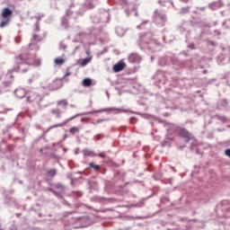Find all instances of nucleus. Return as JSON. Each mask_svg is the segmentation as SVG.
<instances>
[{
	"label": "nucleus",
	"mask_w": 230,
	"mask_h": 230,
	"mask_svg": "<svg viewBox=\"0 0 230 230\" xmlns=\"http://www.w3.org/2000/svg\"><path fill=\"white\" fill-rule=\"evenodd\" d=\"M182 3H189L190 0H181Z\"/></svg>",
	"instance_id": "obj_21"
},
{
	"label": "nucleus",
	"mask_w": 230,
	"mask_h": 230,
	"mask_svg": "<svg viewBox=\"0 0 230 230\" xmlns=\"http://www.w3.org/2000/svg\"><path fill=\"white\" fill-rule=\"evenodd\" d=\"M58 105L59 107H63L64 109H66V107H67V105H69V103L67 102V100L64 99V100L58 102Z\"/></svg>",
	"instance_id": "obj_10"
},
{
	"label": "nucleus",
	"mask_w": 230,
	"mask_h": 230,
	"mask_svg": "<svg viewBox=\"0 0 230 230\" xmlns=\"http://www.w3.org/2000/svg\"><path fill=\"white\" fill-rule=\"evenodd\" d=\"M51 113L55 114L57 118H62V111H60V109L51 110Z\"/></svg>",
	"instance_id": "obj_9"
},
{
	"label": "nucleus",
	"mask_w": 230,
	"mask_h": 230,
	"mask_svg": "<svg viewBox=\"0 0 230 230\" xmlns=\"http://www.w3.org/2000/svg\"><path fill=\"white\" fill-rule=\"evenodd\" d=\"M89 166H90V168H93V170L95 172H100V165H96V164H94V163H90Z\"/></svg>",
	"instance_id": "obj_14"
},
{
	"label": "nucleus",
	"mask_w": 230,
	"mask_h": 230,
	"mask_svg": "<svg viewBox=\"0 0 230 230\" xmlns=\"http://www.w3.org/2000/svg\"><path fill=\"white\" fill-rule=\"evenodd\" d=\"M15 95L17 96V98H24L26 93H24V90L22 89H18L15 91Z\"/></svg>",
	"instance_id": "obj_8"
},
{
	"label": "nucleus",
	"mask_w": 230,
	"mask_h": 230,
	"mask_svg": "<svg viewBox=\"0 0 230 230\" xmlns=\"http://www.w3.org/2000/svg\"><path fill=\"white\" fill-rule=\"evenodd\" d=\"M12 15H13V12L10 8L6 7L2 10V22H0V28H4L10 24V21H12Z\"/></svg>",
	"instance_id": "obj_2"
},
{
	"label": "nucleus",
	"mask_w": 230,
	"mask_h": 230,
	"mask_svg": "<svg viewBox=\"0 0 230 230\" xmlns=\"http://www.w3.org/2000/svg\"><path fill=\"white\" fill-rule=\"evenodd\" d=\"M107 111H109V110H99V111H97L95 112H106Z\"/></svg>",
	"instance_id": "obj_20"
},
{
	"label": "nucleus",
	"mask_w": 230,
	"mask_h": 230,
	"mask_svg": "<svg viewBox=\"0 0 230 230\" xmlns=\"http://www.w3.org/2000/svg\"><path fill=\"white\" fill-rule=\"evenodd\" d=\"M0 230H3V229H0Z\"/></svg>",
	"instance_id": "obj_22"
},
{
	"label": "nucleus",
	"mask_w": 230,
	"mask_h": 230,
	"mask_svg": "<svg viewBox=\"0 0 230 230\" xmlns=\"http://www.w3.org/2000/svg\"><path fill=\"white\" fill-rule=\"evenodd\" d=\"M91 62V58H84L82 62V66H87Z\"/></svg>",
	"instance_id": "obj_15"
},
{
	"label": "nucleus",
	"mask_w": 230,
	"mask_h": 230,
	"mask_svg": "<svg viewBox=\"0 0 230 230\" xmlns=\"http://www.w3.org/2000/svg\"><path fill=\"white\" fill-rule=\"evenodd\" d=\"M124 69H125V63H123V62H119L113 66L114 73H119L120 71H123Z\"/></svg>",
	"instance_id": "obj_4"
},
{
	"label": "nucleus",
	"mask_w": 230,
	"mask_h": 230,
	"mask_svg": "<svg viewBox=\"0 0 230 230\" xmlns=\"http://www.w3.org/2000/svg\"><path fill=\"white\" fill-rule=\"evenodd\" d=\"M180 136H181V137H184L187 141H190V139H191V134L190 133V131H188V129L186 128H180Z\"/></svg>",
	"instance_id": "obj_3"
},
{
	"label": "nucleus",
	"mask_w": 230,
	"mask_h": 230,
	"mask_svg": "<svg viewBox=\"0 0 230 230\" xmlns=\"http://www.w3.org/2000/svg\"><path fill=\"white\" fill-rule=\"evenodd\" d=\"M98 155H99V157H102V159H105L107 157L105 153H100Z\"/></svg>",
	"instance_id": "obj_17"
},
{
	"label": "nucleus",
	"mask_w": 230,
	"mask_h": 230,
	"mask_svg": "<svg viewBox=\"0 0 230 230\" xmlns=\"http://www.w3.org/2000/svg\"><path fill=\"white\" fill-rule=\"evenodd\" d=\"M190 12V7L181 9V13H188Z\"/></svg>",
	"instance_id": "obj_16"
},
{
	"label": "nucleus",
	"mask_w": 230,
	"mask_h": 230,
	"mask_svg": "<svg viewBox=\"0 0 230 230\" xmlns=\"http://www.w3.org/2000/svg\"><path fill=\"white\" fill-rule=\"evenodd\" d=\"M65 62H66V61L64 60V58H57L55 59V64H56L57 66H64Z\"/></svg>",
	"instance_id": "obj_13"
},
{
	"label": "nucleus",
	"mask_w": 230,
	"mask_h": 230,
	"mask_svg": "<svg viewBox=\"0 0 230 230\" xmlns=\"http://www.w3.org/2000/svg\"><path fill=\"white\" fill-rule=\"evenodd\" d=\"M83 85L84 87H91L93 85V80L91 78H84L83 80Z\"/></svg>",
	"instance_id": "obj_7"
},
{
	"label": "nucleus",
	"mask_w": 230,
	"mask_h": 230,
	"mask_svg": "<svg viewBox=\"0 0 230 230\" xmlns=\"http://www.w3.org/2000/svg\"><path fill=\"white\" fill-rule=\"evenodd\" d=\"M57 175V169H50L47 172L48 177H55Z\"/></svg>",
	"instance_id": "obj_12"
},
{
	"label": "nucleus",
	"mask_w": 230,
	"mask_h": 230,
	"mask_svg": "<svg viewBox=\"0 0 230 230\" xmlns=\"http://www.w3.org/2000/svg\"><path fill=\"white\" fill-rule=\"evenodd\" d=\"M14 62L18 71H21L22 73H24V71H26V68H22V66H40V61L38 60V63L33 62L30 54L28 53H23L16 56L14 58Z\"/></svg>",
	"instance_id": "obj_1"
},
{
	"label": "nucleus",
	"mask_w": 230,
	"mask_h": 230,
	"mask_svg": "<svg viewBox=\"0 0 230 230\" xmlns=\"http://www.w3.org/2000/svg\"><path fill=\"white\" fill-rule=\"evenodd\" d=\"M103 121H107V119H97L96 123H103Z\"/></svg>",
	"instance_id": "obj_19"
},
{
	"label": "nucleus",
	"mask_w": 230,
	"mask_h": 230,
	"mask_svg": "<svg viewBox=\"0 0 230 230\" xmlns=\"http://www.w3.org/2000/svg\"><path fill=\"white\" fill-rule=\"evenodd\" d=\"M71 76V72H69V68L66 69V73L65 75V77Z\"/></svg>",
	"instance_id": "obj_18"
},
{
	"label": "nucleus",
	"mask_w": 230,
	"mask_h": 230,
	"mask_svg": "<svg viewBox=\"0 0 230 230\" xmlns=\"http://www.w3.org/2000/svg\"><path fill=\"white\" fill-rule=\"evenodd\" d=\"M79 132H80V128L72 127V128L69 129V133H70L72 136H75V134H78Z\"/></svg>",
	"instance_id": "obj_11"
},
{
	"label": "nucleus",
	"mask_w": 230,
	"mask_h": 230,
	"mask_svg": "<svg viewBox=\"0 0 230 230\" xmlns=\"http://www.w3.org/2000/svg\"><path fill=\"white\" fill-rule=\"evenodd\" d=\"M75 118H78V115L73 116L67 119H66L63 123L61 124H57L56 126H52L50 128H49V130H51V128H55L57 127H64L65 125H67V123H69V121H73V119H75Z\"/></svg>",
	"instance_id": "obj_5"
},
{
	"label": "nucleus",
	"mask_w": 230,
	"mask_h": 230,
	"mask_svg": "<svg viewBox=\"0 0 230 230\" xmlns=\"http://www.w3.org/2000/svg\"><path fill=\"white\" fill-rule=\"evenodd\" d=\"M83 153L84 157H96V154H94L93 151H91L89 149H84Z\"/></svg>",
	"instance_id": "obj_6"
}]
</instances>
